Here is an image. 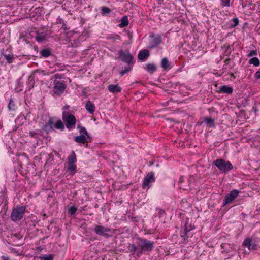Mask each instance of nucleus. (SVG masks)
Returning a JSON list of instances; mask_svg holds the SVG:
<instances>
[{
	"mask_svg": "<svg viewBox=\"0 0 260 260\" xmlns=\"http://www.w3.org/2000/svg\"><path fill=\"white\" fill-rule=\"evenodd\" d=\"M137 244L139 246V250H138L137 257H139L142 254L146 252H149L152 251L154 248V242L147 240V239L138 237Z\"/></svg>",
	"mask_w": 260,
	"mask_h": 260,
	"instance_id": "obj_1",
	"label": "nucleus"
},
{
	"mask_svg": "<svg viewBox=\"0 0 260 260\" xmlns=\"http://www.w3.org/2000/svg\"><path fill=\"white\" fill-rule=\"evenodd\" d=\"M62 120L68 129L70 130L75 128L76 119L73 114L69 112L63 111L62 112Z\"/></svg>",
	"mask_w": 260,
	"mask_h": 260,
	"instance_id": "obj_2",
	"label": "nucleus"
},
{
	"mask_svg": "<svg viewBox=\"0 0 260 260\" xmlns=\"http://www.w3.org/2000/svg\"><path fill=\"white\" fill-rule=\"evenodd\" d=\"M214 164L223 173H227L233 168L232 164L230 161L222 159H217L214 160Z\"/></svg>",
	"mask_w": 260,
	"mask_h": 260,
	"instance_id": "obj_3",
	"label": "nucleus"
},
{
	"mask_svg": "<svg viewBox=\"0 0 260 260\" xmlns=\"http://www.w3.org/2000/svg\"><path fill=\"white\" fill-rule=\"evenodd\" d=\"M25 207L17 206L14 208L11 214V218L14 221L20 220L25 212Z\"/></svg>",
	"mask_w": 260,
	"mask_h": 260,
	"instance_id": "obj_4",
	"label": "nucleus"
},
{
	"mask_svg": "<svg viewBox=\"0 0 260 260\" xmlns=\"http://www.w3.org/2000/svg\"><path fill=\"white\" fill-rule=\"evenodd\" d=\"M119 58L122 61L125 62L128 64L133 62V56L129 53V51H126L124 52L123 50H121L118 52Z\"/></svg>",
	"mask_w": 260,
	"mask_h": 260,
	"instance_id": "obj_5",
	"label": "nucleus"
},
{
	"mask_svg": "<svg viewBox=\"0 0 260 260\" xmlns=\"http://www.w3.org/2000/svg\"><path fill=\"white\" fill-rule=\"evenodd\" d=\"M155 181V178L154 172H151L148 173L144 179V181L142 185V188L143 189H148L150 186V183L154 182Z\"/></svg>",
	"mask_w": 260,
	"mask_h": 260,
	"instance_id": "obj_6",
	"label": "nucleus"
},
{
	"mask_svg": "<svg viewBox=\"0 0 260 260\" xmlns=\"http://www.w3.org/2000/svg\"><path fill=\"white\" fill-rule=\"evenodd\" d=\"M53 90L55 94L60 95L63 92L66 88V85L64 82L55 81L54 82Z\"/></svg>",
	"mask_w": 260,
	"mask_h": 260,
	"instance_id": "obj_7",
	"label": "nucleus"
},
{
	"mask_svg": "<svg viewBox=\"0 0 260 260\" xmlns=\"http://www.w3.org/2000/svg\"><path fill=\"white\" fill-rule=\"evenodd\" d=\"M243 245L247 247L249 250L252 251L257 250L258 247L254 240L250 238H247L244 240Z\"/></svg>",
	"mask_w": 260,
	"mask_h": 260,
	"instance_id": "obj_8",
	"label": "nucleus"
},
{
	"mask_svg": "<svg viewBox=\"0 0 260 260\" xmlns=\"http://www.w3.org/2000/svg\"><path fill=\"white\" fill-rule=\"evenodd\" d=\"M239 193V191L236 189L231 191L229 194L226 195L225 197L223 205L225 206L226 204L231 203L235 199L238 197Z\"/></svg>",
	"mask_w": 260,
	"mask_h": 260,
	"instance_id": "obj_9",
	"label": "nucleus"
},
{
	"mask_svg": "<svg viewBox=\"0 0 260 260\" xmlns=\"http://www.w3.org/2000/svg\"><path fill=\"white\" fill-rule=\"evenodd\" d=\"M162 42L160 36L153 37L151 36L149 41L148 48L149 49L154 48L158 46Z\"/></svg>",
	"mask_w": 260,
	"mask_h": 260,
	"instance_id": "obj_10",
	"label": "nucleus"
},
{
	"mask_svg": "<svg viewBox=\"0 0 260 260\" xmlns=\"http://www.w3.org/2000/svg\"><path fill=\"white\" fill-rule=\"evenodd\" d=\"M94 230L96 234L106 237H108L109 235L108 234V232H110V229L109 228H105L102 225H96L95 227Z\"/></svg>",
	"mask_w": 260,
	"mask_h": 260,
	"instance_id": "obj_11",
	"label": "nucleus"
},
{
	"mask_svg": "<svg viewBox=\"0 0 260 260\" xmlns=\"http://www.w3.org/2000/svg\"><path fill=\"white\" fill-rule=\"evenodd\" d=\"M192 177H190L188 180L187 182L185 183H183V179L182 177H180L179 180V185H180V188L184 190H186L188 189V188L190 186V184L191 182Z\"/></svg>",
	"mask_w": 260,
	"mask_h": 260,
	"instance_id": "obj_12",
	"label": "nucleus"
},
{
	"mask_svg": "<svg viewBox=\"0 0 260 260\" xmlns=\"http://www.w3.org/2000/svg\"><path fill=\"white\" fill-rule=\"evenodd\" d=\"M108 89L110 92L117 93L120 92L122 88L118 84H110L108 86Z\"/></svg>",
	"mask_w": 260,
	"mask_h": 260,
	"instance_id": "obj_13",
	"label": "nucleus"
},
{
	"mask_svg": "<svg viewBox=\"0 0 260 260\" xmlns=\"http://www.w3.org/2000/svg\"><path fill=\"white\" fill-rule=\"evenodd\" d=\"M86 109L90 113L92 114L94 112L95 107L93 103L90 101H88L85 105Z\"/></svg>",
	"mask_w": 260,
	"mask_h": 260,
	"instance_id": "obj_14",
	"label": "nucleus"
},
{
	"mask_svg": "<svg viewBox=\"0 0 260 260\" xmlns=\"http://www.w3.org/2000/svg\"><path fill=\"white\" fill-rule=\"evenodd\" d=\"M149 52L147 50H143L140 52L138 57L140 60H144L148 57Z\"/></svg>",
	"mask_w": 260,
	"mask_h": 260,
	"instance_id": "obj_15",
	"label": "nucleus"
},
{
	"mask_svg": "<svg viewBox=\"0 0 260 260\" xmlns=\"http://www.w3.org/2000/svg\"><path fill=\"white\" fill-rule=\"evenodd\" d=\"M74 140L78 143L80 144H84L87 142L86 138L85 136L83 134L80 135V136H76L74 138Z\"/></svg>",
	"mask_w": 260,
	"mask_h": 260,
	"instance_id": "obj_16",
	"label": "nucleus"
},
{
	"mask_svg": "<svg viewBox=\"0 0 260 260\" xmlns=\"http://www.w3.org/2000/svg\"><path fill=\"white\" fill-rule=\"evenodd\" d=\"M220 91L224 93L230 94L233 92V88L226 85H223L220 87Z\"/></svg>",
	"mask_w": 260,
	"mask_h": 260,
	"instance_id": "obj_17",
	"label": "nucleus"
},
{
	"mask_svg": "<svg viewBox=\"0 0 260 260\" xmlns=\"http://www.w3.org/2000/svg\"><path fill=\"white\" fill-rule=\"evenodd\" d=\"M128 249L131 253V255H133L136 253V255L137 256L138 250H139V248H138L135 244H129Z\"/></svg>",
	"mask_w": 260,
	"mask_h": 260,
	"instance_id": "obj_18",
	"label": "nucleus"
},
{
	"mask_svg": "<svg viewBox=\"0 0 260 260\" xmlns=\"http://www.w3.org/2000/svg\"><path fill=\"white\" fill-rule=\"evenodd\" d=\"M76 161V154L74 151H72L71 154L68 157V162L69 165H72Z\"/></svg>",
	"mask_w": 260,
	"mask_h": 260,
	"instance_id": "obj_19",
	"label": "nucleus"
},
{
	"mask_svg": "<svg viewBox=\"0 0 260 260\" xmlns=\"http://www.w3.org/2000/svg\"><path fill=\"white\" fill-rule=\"evenodd\" d=\"M54 127L56 129L63 131L64 129V125L61 120H58L55 122Z\"/></svg>",
	"mask_w": 260,
	"mask_h": 260,
	"instance_id": "obj_20",
	"label": "nucleus"
},
{
	"mask_svg": "<svg viewBox=\"0 0 260 260\" xmlns=\"http://www.w3.org/2000/svg\"><path fill=\"white\" fill-rule=\"evenodd\" d=\"M161 67L164 70H167L169 69L170 63L168 59L166 57L162 58L161 60Z\"/></svg>",
	"mask_w": 260,
	"mask_h": 260,
	"instance_id": "obj_21",
	"label": "nucleus"
},
{
	"mask_svg": "<svg viewBox=\"0 0 260 260\" xmlns=\"http://www.w3.org/2000/svg\"><path fill=\"white\" fill-rule=\"evenodd\" d=\"M205 122L209 127L214 126V120L210 117L205 118Z\"/></svg>",
	"mask_w": 260,
	"mask_h": 260,
	"instance_id": "obj_22",
	"label": "nucleus"
},
{
	"mask_svg": "<svg viewBox=\"0 0 260 260\" xmlns=\"http://www.w3.org/2000/svg\"><path fill=\"white\" fill-rule=\"evenodd\" d=\"M40 54L44 57H47L51 54V52L48 49H43L40 52Z\"/></svg>",
	"mask_w": 260,
	"mask_h": 260,
	"instance_id": "obj_23",
	"label": "nucleus"
},
{
	"mask_svg": "<svg viewBox=\"0 0 260 260\" xmlns=\"http://www.w3.org/2000/svg\"><path fill=\"white\" fill-rule=\"evenodd\" d=\"M121 23L119 24V26L123 27L128 24V21L126 16H123L121 19Z\"/></svg>",
	"mask_w": 260,
	"mask_h": 260,
	"instance_id": "obj_24",
	"label": "nucleus"
},
{
	"mask_svg": "<svg viewBox=\"0 0 260 260\" xmlns=\"http://www.w3.org/2000/svg\"><path fill=\"white\" fill-rule=\"evenodd\" d=\"M146 69L148 72L153 73L156 70V68L154 64H147Z\"/></svg>",
	"mask_w": 260,
	"mask_h": 260,
	"instance_id": "obj_25",
	"label": "nucleus"
},
{
	"mask_svg": "<svg viewBox=\"0 0 260 260\" xmlns=\"http://www.w3.org/2000/svg\"><path fill=\"white\" fill-rule=\"evenodd\" d=\"M249 63L257 67L259 65V60L257 57H253L250 59Z\"/></svg>",
	"mask_w": 260,
	"mask_h": 260,
	"instance_id": "obj_26",
	"label": "nucleus"
},
{
	"mask_svg": "<svg viewBox=\"0 0 260 260\" xmlns=\"http://www.w3.org/2000/svg\"><path fill=\"white\" fill-rule=\"evenodd\" d=\"M45 39V36L43 34H38L35 37V40L38 42H41Z\"/></svg>",
	"mask_w": 260,
	"mask_h": 260,
	"instance_id": "obj_27",
	"label": "nucleus"
},
{
	"mask_svg": "<svg viewBox=\"0 0 260 260\" xmlns=\"http://www.w3.org/2000/svg\"><path fill=\"white\" fill-rule=\"evenodd\" d=\"M39 258L41 260H53V257L51 254L40 256Z\"/></svg>",
	"mask_w": 260,
	"mask_h": 260,
	"instance_id": "obj_28",
	"label": "nucleus"
},
{
	"mask_svg": "<svg viewBox=\"0 0 260 260\" xmlns=\"http://www.w3.org/2000/svg\"><path fill=\"white\" fill-rule=\"evenodd\" d=\"M232 21L233 22V23H231L230 24V25H231V26L232 27L236 26L239 24V20L237 18H233L232 20Z\"/></svg>",
	"mask_w": 260,
	"mask_h": 260,
	"instance_id": "obj_29",
	"label": "nucleus"
},
{
	"mask_svg": "<svg viewBox=\"0 0 260 260\" xmlns=\"http://www.w3.org/2000/svg\"><path fill=\"white\" fill-rule=\"evenodd\" d=\"M77 210V209L76 207H75L74 206H72L69 208L68 212L71 215H74L75 213V212H76Z\"/></svg>",
	"mask_w": 260,
	"mask_h": 260,
	"instance_id": "obj_30",
	"label": "nucleus"
},
{
	"mask_svg": "<svg viewBox=\"0 0 260 260\" xmlns=\"http://www.w3.org/2000/svg\"><path fill=\"white\" fill-rule=\"evenodd\" d=\"M77 128L79 129L80 133L87 134V132L86 131L84 127L81 126L79 125L77 126Z\"/></svg>",
	"mask_w": 260,
	"mask_h": 260,
	"instance_id": "obj_31",
	"label": "nucleus"
},
{
	"mask_svg": "<svg viewBox=\"0 0 260 260\" xmlns=\"http://www.w3.org/2000/svg\"><path fill=\"white\" fill-rule=\"evenodd\" d=\"M43 129L44 131H46L47 133H49L51 131L53 130V127H51L47 123L46 125L44 126Z\"/></svg>",
	"mask_w": 260,
	"mask_h": 260,
	"instance_id": "obj_32",
	"label": "nucleus"
},
{
	"mask_svg": "<svg viewBox=\"0 0 260 260\" xmlns=\"http://www.w3.org/2000/svg\"><path fill=\"white\" fill-rule=\"evenodd\" d=\"M55 118H50L48 121V122L47 123V124H48L51 127H54V125L55 124Z\"/></svg>",
	"mask_w": 260,
	"mask_h": 260,
	"instance_id": "obj_33",
	"label": "nucleus"
},
{
	"mask_svg": "<svg viewBox=\"0 0 260 260\" xmlns=\"http://www.w3.org/2000/svg\"><path fill=\"white\" fill-rule=\"evenodd\" d=\"M110 11V9L108 7H103L102 8V12L103 14L109 13Z\"/></svg>",
	"mask_w": 260,
	"mask_h": 260,
	"instance_id": "obj_34",
	"label": "nucleus"
},
{
	"mask_svg": "<svg viewBox=\"0 0 260 260\" xmlns=\"http://www.w3.org/2000/svg\"><path fill=\"white\" fill-rule=\"evenodd\" d=\"M131 70V67H127L124 70H122L120 72V74L121 76H123L125 74L128 73V72H129Z\"/></svg>",
	"mask_w": 260,
	"mask_h": 260,
	"instance_id": "obj_35",
	"label": "nucleus"
},
{
	"mask_svg": "<svg viewBox=\"0 0 260 260\" xmlns=\"http://www.w3.org/2000/svg\"><path fill=\"white\" fill-rule=\"evenodd\" d=\"M4 57L8 63H10L12 62L13 57L11 55H7L5 54V55H4Z\"/></svg>",
	"mask_w": 260,
	"mask_h": 260,
	"instance_id": "obj_36",
	"label": "nucleus"
},
{
	"mask_svg": "<svg viewBox=\"0 0 260 260\" xmlns=\"http://www.w3.org/2000/svg\"><path fill=\"white\" fill-rule=\"evenodd\" d=\"M221 1L223 7L230 6V0H221Z\"/></svg>",
	"mask_w": 260,
	"mask_h": 260,
	"instance_id": "obj_37",
	"label": "nucleus"
},
{
	"mask_svg": "<svg viewBox=\"0 0 260 260\" xmlns=\"http://www.w3.org/2000/svg\"><path fill=\"white\" fill-rule=\"evenodd\" d=\"M257 55L256 50H252L250 51V52L248 54V57H251L253 56H255Z\"/></svg>",
	"mask_w": 260,
	"mask_h": 260,
	"instance_id": "obj_38",
	"label": "nucleus"
},
{
	"mask_svg": "<svg viewBox=\"0 0 260 260\" xmlns=\"http://www.w3.org/2000/svg\"><path fill=\"white\" fill-rule=\"evenodd\" d=\"M76 166L73 164L70 165V166L68 168V170L71 171V172H74L76 170Z\"/></svg>",
	"mask_w": 260,
	"mask_h": 260,
	"instance_id": "obj_39",
	"label": "nucleus"
},
{
	"mask_svg": "<svg viewBox=\"0 0 260 260\" xmlns=\"http://www.w3.org/2000/svg\"><path fill=\"white\" fill-rule=\"evenodd\" d=\"M191 230H192V228L190 227V226H188L187 225V223L186 222V224L185 225V228H184L185 232H188L190 231H191Z\"/></svg>",
	"mask_w": 260,
	"mask_h": 260,
	"instance_id": "obj_40",
	"label": "nucleus"
},
{
	"mask_svg": "<svg viewBox=\"0 0 260 260\" xmlns=\"http://www.w3.org/2000/svg\"><path fill=\"white\" fill-rule=\"evenodd\" d=\"M12 105L13 106L14 105V104H13V100L12 99H11L9 102V103L8 104V108H9V110H11L13 109V108L11 107Z\"/></svg>",
	"mask_w": 260,
	"mask_h": 260,
	"instance_id": "obj_41",
	"label": "nucleus"
},
{
	"mask_svg": "<svg viewBox=\"0 0 260 260\" xmlns=\"http://www.w3.org/2000/svg\"><path fill=\"white\" fill-rule=\"evenodd\" d=\"M29 135L31 137H36L37 133L35 131H30L29 132Z\"/></svg>",
	"mask_w": 260,
	"mask_h": 260,
	"instance_id": "obj_42",
	"label": "nucleus"
},
{
	"mask_svg": "<svg viewBox=\"0 0 260 260\" xmlns=\"http://www.w3.org/2000/svg\"><path fill=\"white\" fill-rule=\"evenodd\" d=\"M255 76L256 78H260V70L257 71L255 74Z\"/></svg>",
	"mask_w": 260,
	"mask_h": 260,
	"instance_id": "obj_43",
	"label": "nucleus"
},
{
	"mask_svg": "<svg viewBox=\"0 0 260 260\" xmlns=\"http://www.w3.org/2000/svg\"><path fill=\"white\" fill-rule=\"evenodd\" d=\"M187 232H186L184 231L183 233H182L181 236L183 237H184V239L186 237H188V236H187Z\"/></svg>",
	"mask_w": 260,
	"mask_h": 260,
	"instance_id": "obj_44",
	"label": "nucleus"
},
{
	"mask_svg": "<svg viewBox=\"0 0 260 260\" xmlns=\"http://www.w3.org/2000/svg\"><path fill=\"white\" fill-rule=\"evenodd\" d=\"M54 77L56 79L57 78H60V75L59 74H56L54 75Z\"/></svg>",
	"mask_w": 260,
	"mask_h": 260,
	"instance_id": "obj_45",
	"label": "nucleus"
},
{
	"mask_svg": "<svg viewBox=\"0 0 260 260\" xmlns=\"http://www.w3.org/2000/svg\"><path fill=\"white\" fill-rule=\"evenodd\" d=\"M69 108V106H64V107L63 108V109H68Z\"/></svg>",
	"mask_w": 260,
	"mask_h": 260,
	"instance_id": "obj_46",
	"label": "nucleus"
},
{
	"mask_svg": "<svg viewBox=\"0 0 260 260\" xmlns=\"http://www.w3.org/2000/svg\"><path fill=\"white\" fill-rule=\"evenodd\" d=\"M88 138H90V135L87 133V134H85Z\"/></svg>",
	"mask_w": 260,
	"mask_h": 260,
	"instance_id": "obj_47",
	"label": "nucleus"
}]
</instances>
